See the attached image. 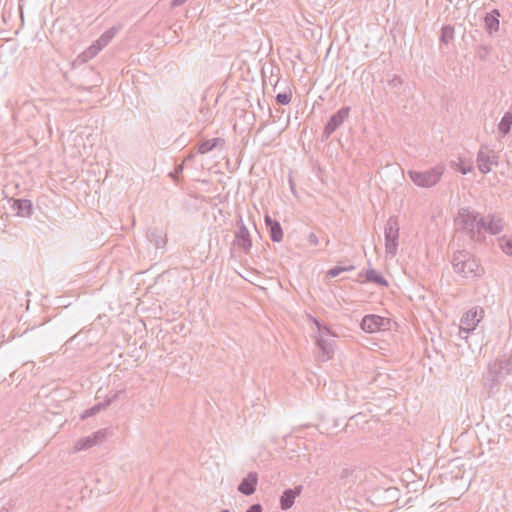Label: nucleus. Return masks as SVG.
I'll use <instances>...</instances> for the list:
<instances>
[{"label": "nucleus", "mask_w": 512, "mask_h": 512, "mask_svg": "<svg viewBox=\"0 0 512 512\" xmlns=\"http://www.w3.org/2000/svg\"><path fill=\"white\" fill-rule=\"evenodd\" d=\"M265 221L267 225L270 227L271 238L273 241L279 242L283 237V231L278 222L273 221L270 217L266 216Z\"/></svg>", "instance_id": "11"}, {"label": "nucleus", "mask_w": 512, "mask_h": 512, "mask_svg": "<svg viewBox=\"0 0 512 512\" xmlns=\"http://www.w3.org/2000/svg\"><path fill=\"white\" fill-rule=\"evenodd\" d=\"M350 269H352V267H350V268L334 267V268H332V269H330V270L328 271V275H329L330 277H336V276H338L341 272H344V271H347V270H350Z\"/></svg>", "instance_id": "18"}, {"label": "nucleus", "mask_w": 512, "mask_h": 512, "mask_svg": "<svg viewBox=\"0 0 512 512\" xmlns=\"http://www.w3.org/2000/svg\"><path fill=\"white\" fill-rule=\"evenodd\" d=\"M455 226L457 229L468 232H480V220L468 209L459 211L455 218Z\"/></svg>", "instance_id": "4"}, {"label": "nucleus", "mask_w": 512, "mask_h": 512, "mask_svg": "<svg viewBox=\"0 0 512 512\" xmlns=\"http://www.w3.org/2000/svg\"><path fill=\"white\" fill-rule=\"evenodd\" d=\"M502 229V223L499 219L495 220L493 218H485V219H480V232L482 230L484 231H488L492 234H496L498 232H500V230Z\"/></svg>", "instance_id": "8"}, {"label": "nucleus", "mask_w": 512, "mask_h": 512, "mask_svg": "<svg viewBox=\"0 0 512 512\" xmlns=\"http://www.w3.org/2000/svg\"><path fill=\"white\" fill-rule=\"evenodd\" d=\"M511 125H512V115L506 114V115H504V117L502 118V120L499 124V129L502 133L506 134L510 130Z\"/></svg>", "instance_id": "15"}, {"label": "nucleus", "mask_w": 512, "mask_h": 512, "mask_svg": "<svg viewBox=\"0 0 512 512\" xmlns=\"http://www.w3.org/2000/svg\"><path fill=\"white\" fill-rule=\"evenodd\" d=\"M392 327V321L389 318L378 315H367L362 319L361 328L367 333H376L388 331Z\"/></svg>", "instance_id": "3"}, {"label": "nucleus", "mask_w": 512, "mask_h": 512, "mask_svg": "<svg viewBox=\"0 0 512 512\" xmlns=\"http://www.w3.org/2000/svg\"><path fill=\"white\" fill-rule=\"evenodd\" d=\"M319 345L322 347V349L329 355L332 351V348L330 346H325L322 343V340L319 341Z\"/></svg>", "instance_id": "22"}, {"label": "nucleus", "mask_w": 512, "mask_h": 512, "mask_svg": "<svg viewBox=\"0 0 512 512\" xmlns=\"http://www.w3.org/2000/svg\"><path fill=\"white\" fill-rule=\"evenodd\" d=\"M15 207L21 216H29L32 213V203L29 200H16Z\"/></svg>", "instance_id": "12"}, {"label": "nucleus", "mask_w": 512, "mask_h": 512, "mask_svg": "<svg viewBox=\"0 0 512 512\" xmlns=\"http://www.w3.org/2000/svg\"><path fill=\"white\" fill-rule=\"evenodd\" d=\"M257 475L250 473L239 485V491L245 495H250L255 491L257 485Z\"/></svg>", "instance_id": "7"}, {"label": "nucleus", "mask_w": 512, "mask_h": 512, "mask_svg": "<svg viewBox=\"0 0 512 512\" xmlns=\"http://www.w3.org/2000/svg\"><path fill=\"white\" fill-rule=\"evenodd\" d=\"M503 251L508 255H512V241L506 242V244L503 246Z\"/></svg>", "instance_id": "20"}, {"label": "nucleus", "mask_w": 512, "mask_h": 512, "mask_svg": "<svg viewBox=\"0 0 512 512\" xmlns=\"http://www.w3.org/2000/svg\"><path fill=\"white\" fill-rule=\"evenodd\" d=\"M277 101L280 104H288L291 101V93H279L277 95Z\"/></svg>", "instance_id": "17"}, {"label": "nucleus", "mask_w": 512, "mask_h": 512, "mask_svg": "<svg viewBox=\"0 0 512 512\" xmlns=\"http://www.w3.org/2000/svg\"><path fill=\"white\" fill-rule=\"evenodd\" d=\"M442 174L443 167H435L426 172H409L411 180L420 187H429L435 185L440 180Z\"/></svg>", "instance_id": "2"}, {"label": "nucleus", "mask_w": 512, "mask_h": 512, "mask_svg": "<svg viewBox=\"0 0 512 512\" xmlns=\"http://www.w3.org/2000/svg\"><path fill=\"white\" fill-rule=\"evenodd\" d=\"M300 492L301 489L299 487L285 491L281 497V508L284 510L290 508L294 503V499Z\"/></svg>", "instance_id": "9"}, {"label": "nucleus", "mask_w": 512, "mask_h": 512, "mask_svg": "<svg viewBox=\"0 0 512 512\" xmlns=\"http://www.w3.org/2000/svg\"><path fill=\"white\" fill-rule=\"evenodd\" d=\"M348 115V110H342L337 115L333 116L328 124L329 127L335 129L340 125L343 119Z\"/></svg>", "instance_id": "14"}, {"label": "nucleus", "mask_w": 512, "mask_h": 512, "mask_svg": "<svg viewBox=\"0 0 512 512\" xmlns=\"http://www.w3.org/2000/svg\"><path fill=\"white\" fill-rule=\"evenodd\" d=\"M498 12L494 11L485 17V24L490 31H496L499 27Z\"/></svg>", "instance_id": "13"}, {"label": "nucleus", "mask_w": 512, "mask_h": 512, "mask_svg": "<svg viewBox=\"0 0 512 512\" xmlns=\"http://www.w3.org/2000/svg\"><path fill=\"white\" fill-rule=\"evenodd\" d=\"M367 279L368 280H371V281H374V282H377V283H380L382 285H386V281L383 279V277L377 275L374 271H370L367 273Z\"/></svg>", "instance_id": "16"}, {"label": "nucleus", "mask_w": 512, "mask_h": 512, "mask_svg": "<svg viewBox=\"0 0 512 512\" xmlns=\"http://www.w3.org/2000/svg\"><path fill=\"white\" fill-rule=\"evenodd\" d=\"M496 164L495 156L487 151H480L477 157L478 169L486 174L491 171L492 166Z\"/></svg>", "instance_id": "6"}, {"label": "nucleus", "mask_w": 512, "mask_h": 512, "mask_svg": "<svg viewBox=\"0 0 512 512\" xmlns=\"http://www.w3.org/2000/svg\"><path fill=\"white\" fill-rule=\"evenodd\" d=\"M483 310L479 307L469 309L463 316L461 323L467 330H472L480 322L483 317Z\"/></svg>", "instance_id": "5"}, {"label": "nucleus", "mask_w": 512, "mask_h": 512, "mask_svg": "<svg viewBox=\"0 0 512 512\" xmlns=\"http://www.w3.org/2000/svg\"><path fill=\"white\" fill-rule=\"evenodd\" d=\"M246 512H262V508L259 504L251 506Z\"/></svg>", "instance_id": "21"}, {"label": "nucleus", "mask_w": 512, "mask_h": 512, "mask_svg": "<svg viewBox=\"0 0 512 512\" xmlns=\"http://www.w3.org/2000/svg\"><path fill=\"white\" fill-rule=\"evenodd\" d=\"M215 145V143H212L210 144L209 142L207 143H203L200 147H199V150L201 153H206L208 152L209 150H211V148Z\"/></svg>", "instance_id": "19"}, {"label": "nucleus", "mask_w": 512, "mask_h": 512, "mask_svg": "<svg viewBox=\"0 0 512 512\" xmlns=\"http://www.w3.org/2000/svg\"><path fill=\"white\" fill-rule=\"evenodd\" d=\"M451 166L464 175L473 171L472 161L463 157H459L457 161L452 162Z\"/></svg>", "instance_id": "10"}, {"label": "nucleus", "mask_w": 512, "mask_h": 512, "mask_svg": "<svg viewBox=\"0 0 512 512\" xmlns=\"http://www.w3.org/2000/svg\"><path fill=\"white\" fill-rule=\"evenodd\" d=\"M453 268L456 273L467 279L480 277L484 268L471 254L458 252L453 257Z\"/></svg>", "instance_id": "1"}]
</instances>
